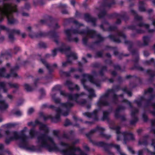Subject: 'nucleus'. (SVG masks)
<instances>
[{
    "mask_svg": "<svg viewBox=\"0 0 155 155\" xmlns=\"http://www.w3.org/2000/svg\"><path fill=\"white\" fill-rule=\"evenodd\" d=\"M10 12H16V10L14 9L12 5L9 4L5 5L3 8H0V13L2 15H6L8 17V21L9 23L12 24L14 22V20L13 18H10L8 16V14Z\"/></svg>",
    "mask_w": 155,
    "mask_h": 155,
    "instance_id": "f257e3e1",
    "label": "nucleus"
},
{
    "mask_svg": "<svg viewBox=\"0 0 155 155\" xmlns=\"http://www.w3.org/2000/svg\"><path fill=\"white\" fill-rule=\"evenodd\" d=\"M39 141L41 142L42 146L46 147L50 150V146L48 144V143L49 142H52L50 138H47L44 137L40 139Z\"/></svg>",
    "mask_w": 155,
    "mask_h": 155,
    "instance_id": "f03ea898",
    "label": "nucleus"
},
{
    "mask_svg": "<svg viewBox=\"0 0 155 155\" xmlns=\"http://www.w3.org/2000/svg\"><path fill=\"white\" fill-rule=\"evenodd\" d=\"M21 138V143L20 145V146L21 147L25 148L26 143L25 141V138L24 137H22Z\"/></svg>",
    "mask_w": 155,
    "mask_h": 155,
    "instance_id": "7ed1b4c3",
    "label": "nucleus"
},
{
    "mask_svg": "<svg viewBox=\"0 0 155 155\" xmlns=\"http://www.w3.org/2000/svg\"><path fill=\"white\" fill-rule=\"evenodd\" d=\"M11 135L12 136V139H18V135L16 132H13L11 133Z\"/></svg>",
    "mask_w": 155,
    "mask_h": 155,
    "instance_id": "20e7f679",
    "label": "nucleus"
},
{
    "mask_svg": "<svg viewBox=\"0 0 155 155\" xmlns=\"http://www.w3.org/2000/svg\"><path fill=\"white\" fill-rule=\"evenodd\" d=\"M41 130H43L46 132H47L48 130V128L47 127L44 125H42L40 127Z\"/></svg>",
    "mask_w": 155,
    "mask_h": 155,
    "instance_id": "39448f33",
    "label": "nucleus"
},
{
    "mask_svg": "<svg viewBox=\"0 0 155 155\" xmlns=\"http://www.w3.org/2000/svg\"><path fill=\"white\" fill-rule=\"evenodd\" d=\"M24 87L25 88L27 91H30L31 90V87L30 86L27 84H25L24 85Z\"/></svg>",
    "mask_w": 155,
    "mask_h": 155,
    "instance_id": "423d86ee",
    "label": "nucleus"
},
{
    "mask_svg": "<svg viewBox=\"0 0 155 155\" xmlns=\"http://www.w3.org/2000/svg\"><path fill=\"white\" fill-rule=\"evenodd\" d=\"M90 94V95L92 96H93L94 94V92L93 89H90L88 91Z\"/></svg>",
    "mask_w": 155,
    "mask_h": 155,
    "instance_id": "0eeeda50",
    "label": "nucleus"
},
{
    "mask_svg": "<svg viewBox=\"0 0 155 155\" xmlns=\"http://www.w3.org/2000/svg\"><path fill=\"white\" fill-rule=\"evenodd\" d=\"M34 111V110L32 108H31L29 109L28 111V113L29 114H31Z\"/></svg>",
    "mask_w": 155,
    "mask_h": 155,
    "instance_id": "6e6552de",
    "label": "nucleus"
},
{
    "mask_svg": "<svg viewBox=\"0 0 155 155\" xmlns=\"http://www.w3.org/2000/svg\"><path fill=\"white\" fill-rule=\"evenodd\" d=\"M34 133V130H31L30 131V134L31 137H33Z\"/></svg>",
    "mask_w": 155,
    "mask_h": 155,
    "instance_id": "1a4fd4ad",
    "label": "nucleus"
},
{
    "mask_svg": "<svg viewBox=\"0 0 155 155\" xmlns=\"http://www.w3.org/2000/svg\"><path fill=\"white\" fill-rule=\"evenodd\" d=\"M26 130L27 128H25L24 129L21 131V135L23 136L25 134V131Z\"/></svg>",
    "mask_w": 155,
    "mask_h": 155,
    "instance_id": "9d476101",
    "label": "nucleus"
},
{
    "mask_svg": "<svg viewBox=\"0 0 155 155\" xmlns=\"http://www.w3.org/2000/svg\"><path fill=\"white\" fill-rule=\"evenodd\" d=\"M9 86L11 87H16V85L12 84H9Z\"/></svg>",
    "mask_w": 155,
    "mask_h": 155,
    "instance_id": "9b49d317",
    "label": "nucleus"
},
{
    "mask_svg": "<svg viewBox=\"0 0 155 155\" xmlns=\"http://www.w3.org/2000/svg\"><path fill=\"white\" fill-rule=\"evenodd\" d=\"M50 138L51 140V141H52V142H48V143H50V146H51V145H52L53 144V141H52V139L50 137H48V138Z\"/></svg>",
    "mask_w": 155,
    "mask_h": 155,
    "instance_id": "f8f14e48",
    "label": "nucleus"
},
{
    "mask_svg": "<svg viewBox=\"0 0 155 155\" xmlns=\"http://www.w3.org/2000/svg\"><path fill=\"white\" fill-rule=\"evenodd\" d=\"M57 50H54L53 51V54L54 55H55L56 53Z\"/></svg>",
    "mask_w": 155,
    "mask_h": 155,
    "instance_id": "ddd939ff",
    "label": "nucleus"
},
{
    "mask_svg": "<svg viewBox=\"0 0 155 155\" xmlns=\"http://www.w3.org/2000/svg\"><path fill=\"white\" fill-rule=\"evenodd\" d=\"M11 75L12 76L15 77L17 75V74L15 73H14L11 74Z\"/></svg>",
    "mask_w": 155,
    "mask_h": 155,
    "instance_id": "4468645a",
    "label": "nucleus"
},
{
    "mask_svg": "<svg viewBox=\"0 0 155 155\" xmlns=\"http://www.w3.org/2000/svg\"><path fill=\"white\" fill-rule=\"evenodd\" d=\"M149 154L150 155H155V152L154 153H152V152H150L149 153Z\"/></svg>",
    "mask_w": 155,
    "mask_h": 155,
    "instance_id": "2eb2a0df",
    "label": "nucleus"
},
{
    "mask_svg": "<svg viewBox=\"0 0 155 155\" xmlns=\"http://www.w3.org/2000/svg\"><path fill=\"white\" fill-rule=\"evenodd\" d=\"M38 71L39 73H41L43 72V70L41 69H39V70Z\"/></svg>",
    "mask_w": 155,
    "mask_h": 155,
    "instance_id": "dca6fc26",
    "label": "nucleus"
},
{
    "mask_svg": "<svg viewBox=\"0 0 155 155\" xmlns=\"http://www.w3.org/2000/svg\"><path fill=\"white\" fill-rule=\"evenodd\" d=\"M116 148H117V149H119V146L117 145L116 146Z\"/></svg>",
    "mask_w": 155,
    "mask_h": 155,
    "instance_id": "f3484780",
    "label": "nucleus"
},
{
    "mask_svg": "<svg viewBox=\"0 0 155 155\" xmlns=\"http://www.w3.org/2000/svg\"><path fill=\"white\" fill-rule=\"evenodd\" d=\"M61 95H64V92H62V91H61Z\"/></svg>",
    "mask_w": 155,
    "mask_h": 155,
    "instance_id": "a211bd4d",
    "label": "nucleus"
},
{
    "mask_svg": "<svg viewBox=\"0 0 155 155\" xmlns=\"http://www.w3.org/2000/svg\"><path fill=\"white\" fill-rule=\"evenodd\" d=\"M71 4H72V5H74V1H73L72 2H71Z\"/></svg>",
    "mask_w": 155,
    "mask_h": 155,
    "instance_id": "6ab92c4d",
    "label": "nucleus"
},
{
    "mask_svg": "<svg viewBox=\"0 0 155 155\" xmlns=\"http://www.w3.org/2000/svg\"><path fill=\"white\" fill-rule=\"evenodd\" d=\"M130 150V152H132V153H134V151H133L132 150Z\"/></svg>",
    "mask_w": 155,
    "mask_h": 155,
    "instance_id": "aec40b11",
    "label": "nucleus"
},
{
    "mask_svg": "<svg viewBox=\"0 0 155 155\" xmlns=\"http://www.w3.org/2000/svg\"><path fill=\"white\" fill-rule=\"evenodd\" d=\"M18 113H19V114H17L18 115H20V114H21V112H19V111H18Z\"/></svg>",
    "mask_w": 155,
    "mask_h": 155,
    "instance_id": "412c9836",
    "label": "nucleus"
},
{
    "mask_svg": "<svg viewBox=\"0 0 155 155\" xmlns=\"http://www.w3.org/2000/svg\"><path fill=\"white\" fill-rule=\"evenodd\" d=\"M7 78H9L10 77V76H6Z\"/></svg>",
    "mask_w": 155,
    "mask_h": 155,
    "instance_id": "4be33fe9",
    "label": "nucleus"
},
{
    "mask_svg": "<svg viewBox=\"0 0 155 155\" xmlns=\"http://www.w3.org/2000/svg\"><path fill=\"white\" fill-rule=\"evenodd\" d=\"M63 66H65V65L64 64V63H63Z\"/></svg>",
    "mask_w": 155,
    "mask_h": 155,
    "instance_id": "5701e85b",
    "label": "nucleus"
},
{
    "mask_svg": "<svg viewBox=\"0 0 155 155\" xmlns=\"http://www.w3.org/2000/svg\"><path fill=\"white\" fill-rule=\"evenodd\" d=\"M83 59L84 60V61H85V58H83Z\"/></svg>",
    "mask_w": 155,
    "mask_h": 155,
    "instance_id": "b1692460",
    "label": "nucleus"
}]
</instances>
